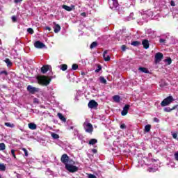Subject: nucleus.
I'll use <instances>...</instances> for the list:
<instances>
[{
  "label": "nucleus",
  "mask_w": 178,
  "mask_h": 178,
  "mask_svg": "<svg viewBox=\"0 0 178 178\" xmlns=\"http://www.w3.org/2000/svg\"><path fill=\"white\" fill-rule=\"evenodd\" d=\"M37 80L41 86H48L51 83V79L47 76H39L37 77Z\"/></svg>",
  "instance_id": "obj_1"
},
{
  "label": "nucleus",
  "mask_w": 178,
  "mask_h": 178,
  "mask_svg": "<svg viewBox=\"0 0 178 178\" xmlns=\"http://www.w3.org/2000/svg\"><path fill=\"white\" fill-rule=\"evenodd\" d=\"M65 169L68 170L70 173H74L79 172V167L73 165L72 164H66Z\"/></svg>",
  "instance_id": "obj_2"
},
{
  "label": "nucleus",
  "mask_w": 178,
  "mask_h": 178,
  "mask_svg": "<svg viewBox=\"0 0 178 178\" xmlns=\"http://www.w3.org/2000/svg\"><path fill=\"white\" fill-rule=\"evenodd\" d=\"M83 128L86 133H92L94 128L92 127V124L90 122H85L83 123Z\"/></svg>",
  "instance_id": "obj_3"
},
{
  "label": "nucleus",
  "mask_w": 178,
  "mask_h": 178,
  "mask_svg": "<svg viewBox=\"0 0 178 178\" xmlns=\"http://www.w3.org/2000/svg\"><path fill=\"white\" fill-rule=\"evenodd\" d=\"M173 102V97L169 96L167 98L164 99L163 101L161 102V106H167Z\"/></svg>",
  "instance_id": "obj_4"
},
{
  "label": "nucleus",
  "mask_w": 178,
  "mask_h": 178,
  "mask_svg": "<svg viewBox=\"0 0 178 178\" xmlns=\"http://www.w3.org/2000/svg\"><path fill=\"white\" fill-rule=\"evenodd\" d=\"M108 5L111 9H116L119 6L118 0H108Z\"/></svg>",
  "instance_id": "obj_5"
},
{
  "label": "nucleus",
  "mask_w": 178,
  "mask_h": 178,
  "mask_svg": "<svg viewBox=\"0 0 178 178\" xmlns=\"http://www.w3.org/2000/svg\"><path fill=\"white\" fill-rule=\"evenodd\" d=\"M163 58V54L161 52H158L155 54L154 61L156 63H159Z\"/></svg>",
  "instance_id": "obj_6"
},
{
  "label": "nucleus",
  "mask_w": 178,
  "mask_h": 178,
  "mask_svg": "<svg viewBox=\"0 0 178 178\" xmlns=\"http://www.w3.org/2000/svg\"><path fill=\"white\" fill-rule=\"evenodd\" d=\"M60 161L62 162V163H64V165H69V156H67V154H64L62 155Z\"/></svg>",
  "instance_id": "obj_7"
},
{
  "label": "nucleus",
  "mask_w": 178,
  "mask_h": 178,
  "mask_svg": "<svg viewBox=\"0 0 178 178\" xmlns=\"http://www.w3.org/2000/svg\"><path fill=\"white\" fill-rule=\"evenodd\" d=\"M27 90L31 94H34L35 92H38V91H40V88L33 87L30 85L27 86Z\"/></svg>",
  "instance_id": "obj_8"
},
{
  "label": "nucleus",
  "mask_w": 178,
  "mask_h": 178,
  "mask_svg": "<svg viewBox=\"0 0 178 178\" xmlns=\"http://www.w3.org/2000/svg\"><path fill=\"white\" fill-rule=\"evenodd\" d=\"M88 108H90V109H94V108H97L98 107V103L95 102V100H91L89 102L88 104Z\"/></svg>",
  "instance_id": "obj_9"
},
{
  "label": "nucleus",
  "mask_w": 178,
  "mask_h": 178,
  "mask_svg": "<svg viewBox=\"0 0 178 178\" xmlns=\"http://www.w3.org/2000/svg\"><path fill=\"white\" fill-rule=\"evenodd\" d=\"M129 109H130V105L126 104L125 106L123 108L122 111L121 112L122 116H126V115L129 113Z\"/></svg>",
  "instance_id": "obj_10"
},
{
  "label": "nucleus",
  "mask_w": 178,
  "mask_h": 178,
  "mask_svg": "<svg viewBox=\"0 0 178 178\" xmlns=\"http://www.w3.org/2000/svg\"><path fill=\"white\" fill-rule=\"evenodd\" d=\"M34 46L35 48H38L39 49L45 48V44L40 41H36L34 44Z\"/></svg>",
  "instance_id": "obj_11"
},
{
  "label": "nucleus",
  "mask_w": 178,
  "mask_h": 178,
  "mask_svg": "<svg viewBox=\"0 0 178 178\" xmlns=\"http://www.w3.org/2000/svg\"><path fill=\"white\" fill-rule=\"evenodd\" d=\"M107 54H108L107 50L104 51L103 58H104L105 62H109L111 60V56H109V55H107Z\"/></svg>",
  "instance_id": "obj_12"
},
{
  "label": "nucleus",
  "mask_w": 178,
  "mask_h": 178,
  "mask_svg": "<svg viewBox=\"0 0 178 178\" xmlns=\"http://www.w3.org/2000/svg\"><path fill=\"white\" fill-rule=\"evenodd\" d=\"M48 70H51V65H44L41 68V72L43 74L47 73Z\"/></svg>",
  "instance_id": "obj_13"
},
{
  "label": "nucleus",
  "mask_w": 178,
  "mask_h": 178,
  "mask_svg": "<svg viewBox=\"0 0 178 178\" xmlns=\"http://www.w3.org/2000/svg\"><path fill=\"white\" fill-rule=\"evenodd\" d=\"M142 44L145 49H148L149 48V42H148V40H143Z\"/></svg>",
  "instance_id": "obj_14"
},
{
  "label": "nucleus",
  "mask_w": 178,
  "mask_h": 178,
  "mask_svg": "<svg viewBox=\"0 0 178 178\" xmlns=\"http://www.w3.org/2000/svg\"><path fill=\"white\" fill-rule=\"evenodd\" d=\"M28 127L31 130H37V124H35V123H33V122L29 123L28 124Z\"/></svg>",
  "instance_id": "obj_15"
},
{
  "label": "nucleus",
  "mask_w": 178,
  "mask_h": 178,
  "mask_svg": "<svg viewBox=\"0 0 178 178\" xmlns=\"http://www.w3.org/2000/svg\"><path fill=\"white\" fill-rule=\"evenodd\" d=\"M54 24H55V26L54 27V33H59L60 31V26H59V24H57L56 23Z\"/></svg>",
  "instance_id": "obj_16"
},
{
  "label": "nucleus",
  "mask_w": 178,
  "mask_h": 178,
  "mask_svg": "<svg viewBox=\"0 0 178 178\" xmlns=\"http://www.w3.org/2000/svg\"><path fill=\"white\" fill-rule=\"evenodd\" d=\"M138 70L140 72H142V73H149V71L148 70V69L145 68V67H140L138 68Z\"/></svg>",
  "instance_id": "obj_17"
},
{
  "label": "nucleus",
  "mask_w": 178,
  "mask_h": 178,
  "mask_svg": "<svg viewBox=\"0 0 178 178\" xmlns=\"http://www.w3.org/2000/svg\"><path fill=\"white\" fill-rule=\"evenodd\" d=\"M58 117L59 118V119L62 121L65 122H66V118L63 116V115H62V113H58Z\"/></svg>",
  "instance_id": "obj_18"
},
{
  "label": "nucleus",
  "mask_w": 178,
  "mask_h": 178,
  "mask_svg": "<svg viewBox=\"0 0 178 178\" xmlns=\"http://www.w3.org/2000/svg\"><path fill=\"white\" fill-rule=\"evenodd\" d=\"M63 9H65V10H67V12H72L73 8L72 7H70V6H67L66 5H63Z\"/></svg>",
  "instance_id": "obj_19"
},
{
  "label": "nucleus",
  "mask_w": 178,
  "mask_h": 178,
  "mask_svg": "<svg viewBox=\"0 0 178 178\" xmlns=\"http://www.w3.org/2000/svg\"><path fill=\"white\" fill-rule=\"evenodd\" d=\"M113 99L115 101V102H120V96L115 95L113 97Z\"/></svg>",
  "instance_id": "obj_20"
},
{
  "label": "nucleus",
  "mask_w": 178,
  "mask_h": 178,
  "mask_svg": "<svg viewBox=\"0 0 178 178\" xmlns=\"http://www.w3.org/2000/svg\"><path fill=\"white\" fill-rule=\"evenodd\" d=\"M51 136L52 138H54V140H58V138H59V135L57 134H55L54 132L51 133Z\"/></svg>",
  "instance_id": "obj_21"
},
{
  "label": "nucleus",
  "mask_w": 178,
  "mask_h": 178,
  "mask_svg": "<svg viewBox=\"0 0 178 178\" xmlns=\"http://www.w3.org/2000/svg\"><path fill=\"white\" fill-rule=\"evenodd\" d=\"M99 80L100 83H102V84H106V79H105V78L104 76H100L99 78Z\"/></svg>",
  "instance_id": "obj_22"
},
{
  "label": "nucleus",
  "mask_w": 178,
  "mask_h": 178,
  "mask_svg": "<svg viewBox=\"0 0 178 178\" xmlns=\"http://www.w3.org/2000/svg\"><path fill=\"white\" fill-rule=\"evenodd\" d=\"M175 108H177V106H174L172 108H170V107H165L164 108L165 112H170L171 111H173Z\"/></svg>",
  "instance_id": "obj_23"
},
{
  "label": "nucleus",
  "mask_w": 178,
  "mask_h": 178,
  "mask_svg": "<svg viewBox=\"0 0 178 178\" xmlns=\"http://www.w3.org/2000/svg\"><path fill=\"white\" fill-rule=\"evenodd\" d=\"M4 62L7 64L8 67H10L13 65V63L10 62V60L9 58H6Z\"/></svg>",
  "instance_id": "obj_24"
},
{
  "label": "nucleus",
  "mask_w": 178,
  "mask_h": 178,
  "mask_svg": "<svg viewBox=\"0 0 178 178\" xmlns=\"http://www.w3.org/2000/svg\"><path fill=\"white\" fill-rule=\"evenodd\" d=\"M97 143H98V140H97V139H90V140L89 141L90 145H94L95 144H97Z\"/></svg>",
  "instance_id": "obj_25"
},
{
  "label": "nucleus",
  "mask_w": 178,
  "mask_h": 178,
  "mask_svg": "<svg viewBox=\"0 0 178 178\" xmlns=\"http://www.w3.org/2000/svg\"><path fill=\"white\" fill-rule=\"evenodd\" d=\"M151 130V125L147 124L145 127V133H149V131Z\"/></svg>",
  "instance_id": "obj_26"
},
{
  "label": "nucleus",
  "mask_w": 178,
  "mask_h": 178,
  "mask_svg": "<svg viewBox=\"0 0 178 178\" xmlns=\"http://www.w3.org/2000/svg\"><path fill=\"white\" fill-rule=\"evenodd\" d=\"M5 126H6L7 127H10L11 129H13V127H15V124L10 122H5Z\"/></svg>",
  "instance_id": "obj_27"
},
{
  "label": "nucleus",
  "mask_w": 178,
  "mask_h": 178,
  "mask_svg": "<svg viewBox=\"0 0 178 178\" xmlns=\"http://www.w3.org/2000/svg\"><path fill=\"white\" fill-rule=\"evenodd\" d=\"M131 45H133L134 47H138V45H140V42L134 41L131 43Z\"/></svg>",
  "instance_id": "obj_28"
},
{
  "label": "nucleus",
  "mask_w": 178,
  "mask_h": 178,
  "mask_svg": "<svg viewBox=\"0 0 178 178\" xmlns=\"http://www.w3.org/2000/svg\"><path fill=\"white\" fill-rule=\"evenodd\" d=\"M60 69L61 70H63V72H65V70H67V65H60Z\"/></svg>",
  "instance_id": "obj_29"
},
{
  "label": "nucleus",
  "mask_w": 178,
  "mask_h": 178,
  "mask_svg": "<svg viewBox=\"0 0 178 178\" xmlns=\"http://www.w3.org/2000/svg\"><path fill=\"white\" fill-rule=\"evenodd\" d=\"M5 148H6L5 143H0V151H4Z\"/></svg>",
  "instance_id": "obj_30"
},
{
  "label": "nucleus",
  "mask_w": 178,
  "mask_h": 178,
  "mask_svg": "<svg viewBox=\"0 0 178 178\" xmlns=\"http://www.w3.org/2000/svg\"><path fill=\"white\" fill-rule=\"evenodd\" d=\"M97 45H98V43H97V42H93L91 44L90 48L91 49H92V48H95V47H97Z\"/></svg>",
  "instance_id": "obj_31"
},
{
  "label": "nucleus",
  "mask_w": 178,
  "mask_h": 178,
  "mask_svg": "<svg viewBox=\"0 0 178 178\" xmlns=\"http://www.w3.org/2000/svg\"><path fill=\"white\" fill-rule=\"evenodd\" d=\"M0 170L5 172V170H6V167L3 164H0Z\"/></svg>",
  "instance_id": "obj_32"
},
{
  "label": "nucleus",
  "mask_w": 178,
  "mask_h": 178,
  "mask_svg": "<svg viewBox=\"0 0 178 178\" xmlns=\"http://www.w3.org/2000/svg\"><path fill=\"white\" fill-rule=\"evenodd\" d=\"M165 62L167 63V65H170L172 63V58H168L165 60Z\"/></svg>",
  "instance_id": "obj_33"
},
{
  "label": "nucleus",
  "mask_w": 178,
  "mask_h": 178,
  "mask_svg": "<svg viewBox=\"0 0 178 178\" xmlns=\"http://www.w3.org/2000/svg\"><path fill=\"white\" fill-rule=\"evenodd\" d=\"M72 68V70H77V69L79 68V65H77V64H73Z\"/></svg>",
  "instance_id": "obj_34"
},
{
  "label": "nucleus",
  "mask_w": 178,
  "mask_h": 178,
  "mask_svg": "<svg viewBox=\"0 0 178 178\" xmlns=\"http://www.w3.org/2000/svg\"><path fill=\"white\" fill-rule=\"evenodd\" d=\"M102 70V67H101V65H98L97 69L95 70V72L99 73V72H101Z\"/></svg>",
  "instance_id": "obj_35"
},
{
  "label": "nucleus",
  "mask_w": 178,
  "mask_h": 178,
  "mask_svg": "<svg viewBox=\"0 0 178 178\" xmlns=\"http://www.w3.org/2000/svg\"><path fill=\"white\" fill-rule=\"evenodd\" d=\"M22 150L24 151V152L25 154V156H29V152L27 151V149L26 148H22Z\"/></svg>",
  "instance_id": "obj_36"
},
{
  "label": "nucleus",
  "mask_w": 178,
  "mask_h": 178,
  "mask_svg": "<svg viewBox=\"0 0 178 178\" xmlns=\"http://www.w3.org/2000/svg\"><path fill=\"white\" fill-rule=\"evenodd\" d=\"M172 138H174L175 140H177V133H173L172 134Z\"/></svg>",
  "instance_id": "obj_37"
},
{
  "label": "nucleus",
  "mask_w": 178,
  "mask_h": 178,
  "mask_svg": "<svg viewBox=\"0 0 178 178\" xmlns=\"http://www.w3.org/2000/svg\"><path fill=\"white\" fill-rule=\"evenodd\" d=\"M88 178H97V176L92 174H88Z\"/></svg>",
  "instance_id": "obj_38"
},
{
  "label": "nucleus",
  "mask_w": 178,
  "mask_h": 178,
  "mask_svg": "<svg viewBox=\"0 0 178 178\" xmlns=\"http://www.w3.org/2000/svg\"><path fill=\"white\" fill-rule=\"evenodd\" d=\"M27 31L29 33V34H33L34 33V31L31 28L28 29Z\"/></svg>",
  "instance_id": "obj_39"
},
{
  "label": "nucleus",
  "mask_w": 178,
  "mask_h": 178,
  "mask_svg": "<svg viewBox=\"0 0 178 178\" xmlns=\"http://www.w3.org/2000/svg\"><path fill=\"white\" fill-rule=\"evenodd\" d=\"M15 149H12L11 150V154L13 155V158H15V159H16V154H15Z\"/></svg>",
  "instance_id": "obj_40"
},
{
  "label": "nucleus",
  "mask_w": 178,
  "mask_h": 178,
  "mask_svg": "<svg viewBox=\"0 0 178 178\" xmlns=\"http://www.w3.org/2000/svg\"><path fill=\"white\" fill-rule=\"evenodd\" d=\"M147 171H148V172H156V169L149 168L147 169Z\"/></svg>",
  "instance_id": "obj_41"
},
{
  "label": "nucleus",
  "mask_w": 178,
  "mask_h": 178,
  "mask_svg": "<svg viewBox=\"0 0 178 178\" xmlns=\"http://www.w3.org/2000/svg\"><path fill=\"white\" fill-rule=\"evenodd\" d=\"M159 42H160L161 44H165V42H166V40L161 38V39L159 40Z\"/></svg>",
  "instance_id": "obj_42"
},
{
  "label": "nucleus",
  "mask_w": 178,
  "mask_h": 178,
  "mask_svg": "<svg viewBox=\"0 0 178 178\" xmlns=\"http://www.w3.org/2000/svg\"><path fill=\"white\" fill-rule=\"evenodd\" d=\"M11 19L13 23L16 22L17 20V19L16 18V16H13Z\"/></svg>",
  "instance_id": "obj_43"
},
{
  "label": "nucleus",
  "mask_w": 178,
  "mask_h": 178,
  "mask_svg": "<svg viewBox=\"0 0 178 178\" xmlns=\"http://www.w3.org/2000/svg\"><path fill=\"white\" fill-rule=\"evenodd\" d=\"M0 74H5L6 76H8V72H6V71H1L0 72Z\"/></svg>",
  "instance_id": "obj_44"
},
{
  "label": "nucleus",
  "mask_w": 178,
  "mask_h": 178,
  "mask_svg": "<svg viewBox=\"0 0 178 178\" xmlns=\"http://www.w3.org/2000/svg\"><path fill=\"white\" fill-rule=\"evenodd\" d=\"M120 129H126V124H120Z\"/></svg>",
  "instance_id": "obj_45"
},
{
  "label": "nucleus",
  "mask_w": 178,
  "mask_h": 178,
  "mask_svg": "<svg viewBox=\"0 0 178 178\" xmlns=\"http://www.w3.org/2000/svg\"><path fill=\"white\" fill-rule=\"evenodd\" d=\"M15 3H20L21 2H23V0H14Z\"/></svg>",
  "instance_id": "obj_46"
},
{
  "label": "nucleus",
  "mask_w": 178,
  "mask_h": 178,
  "mask_svg": "<svg viewBox=\"0 0 178 178\" xmlns=\"http://www.w3.org/2000/svg\"><path fill=\"white\" fill-rule=\"evenodd\" d=\"M121 49H122V51H126V45H122L121 47Z\"/></svg>",
  "instance_id": "obj_47"
},
{
  "label": "nucleus",
  "mask_w": 178,
  "mask_h": 178,
  "mask_svg": "<svg viewBox=\"0 0 178 178\" xmlns=\"http://www.w3.org/2000/svg\"><path fill=\"white\" fill-rule=\"evenodd\" d=\"M154 122H156V123H159V119L154 118Z\"/></svg>",
  "instance_id": "obj_48"
},
{
  "label": "nucleus",
  "mask_w": 178,
  "mask_h": 178,
  "mask_svg": "<svg viewBox=\"0 0 178 178\" xmlns=\"http://www.w3.org/2000/svg\"><path fill=\"white\" fill-rule=\"evenodd\" d=\"M133 16H134V13H132L130 14L129 17L133 19H134V17H133Z\"/></svg>",
  "instance_id": "obj_49"
},
{
  "label": "nucleus",
  "mask_w": 178,
  "mask_h": 178,
  "mask_svg": "<svg viewBox=\"0 0 178 178\" xmlns=\"http://www.w3.org/2000/svg\"><path fill=\"white\" fill-rule=\"evenodd\" d=\"M45 30H48V31H51V27H49V26H46L45 27Z\"/></svg>",
  "instance_id": "obj_50"
},
{
  "label": "nucleus",
  "mask_w": 178,
  "mask_h": 178,
  "mask_svg": "<svg viewBox=\"0 0 178 178\" xmlns=\"http://www.w3.org/2000/svg\"><path fill=\"white\" fill-rule=\"evenodd\" d=\"M81 16H83V17H86V16H87V14L86 13H82L81 14Z\"/></svg>",
  "instance_id": "obj_51"
},
{
  "label": "nucleus",
  "mask_w": 178,
  "mask_h": 178,
  "mask_svg": "<svg viewBox=\"0 0 178 178\" xmlns=\"http://www.w3.org/2000/svg\"><path fill=\"white\" fill-rule=\"evenodd\" d=\"M170 5H171V6H175V1H171Z\"/></svg>",
  "instance_id": "obj_52"
},
{
  "label": "nucleus",
  "mask_w": 178,
  "mask_h": 178,
  "mask_svg": "<svg viewBox=\"0 0 178 178\" xmlns=\"http://www.w3.org/2000/svg\"><path fill=\"white\" fill-rule=\"evenodd\" d=\"M92 152H93V154H97V149H92Z\"/></svg>",
  "instance_id": "obj_53"
},
{
  "label": "nucleus",
  "mask_w": 178,
  "mask_h": 178,
  "mask_svg": "<svg viewBox=\"0 0 178 178\" xmlns=\"http://www.w3.org/2000/svg\"><path fill=\"white\" fill-rule=\"evenodd\" d=\"M143 16L145 17V16H147V15L145 14V15H143Z\"/></svg>",
  "instance_id": "obj_54"
},
{
  "label": "nucleus",
  "mask_w": 178,
  "mask_h": 178,
  "mask_svg": "<svg viewBox=\"0 0 178 178\" xmlns=\"http://www.w3.org/2000/svg\"><path fill=\"white\" fill-rule=\"evenodd\" d=\"M71 129H73V127H71Z\"/></svg>",
  "instance_id": "obj_55"
},
{
  "label": "nucleus",
  "mask_w": 178,
  "mask_h": 178,
  "mask_svg": "<svg viewBox=\"0 0 178 178\" xmlns=\"http://www.w3.org/2000/svg\"><path fill=\"white\" fill-rule=\"evenodd\" d=\"M0 178H2V177L0 175Z\"/></svg>",
  "instance_id": "obj_56"
}]
</instances>
